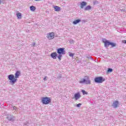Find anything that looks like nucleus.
Masks as SVG:
<instances>
[{"mask_svg":"<svg viewBox=\"0 0 126 126\" xmlns=\"http://www.w3.org/2000/svg\"><path fill=\"white\" fill-rule=\"evenodd\" d=\"M20 74V71H17L15 74V77L13 74H10L8 76V79L10 80L9 82L11 85H14V84H15V83L17 82V79L16 78H19Z\"/></svg>","mask_w":126,"mask_h":126,"instance_id":"1","label":"nucleus"},{"mask_svg":"<svg viewBox=\"0 0 126 126\" xmlns=\"http://www.w3.org/2000/svg\"><path fill=\"white\" fill-rule=\"evenodd\" d=\"M42 102L44 105H48L51 102V98L48 97H43L42 99Z\"/></svg>","mask_w":126,"mask_h":126,"instance_id":"2","label":"nucleus"},{"mask_svg":"<svg viewBox=\"0 0 126 126\" xmlns=\"http://www.w3.org/2000/svg\"><path fill=\"white\" fill-rule=\"evenodd\" d=\"M80 83H85V84H90L91 82L89 80V77L85 76V79H82L80 81Z\"/></svg>","mask_w":126,"mask_h":126,"instance_id":"3","label":"nucleus"},{"mask_svg":"<svg viewBox=\"0 0 126 126\" xmlns=\"http://www.w3.org/2000/svg\"><path fill=\"white\" fill-rule=\"evenodd\" d=\"M6 119H7L8 122H12V123L15 121V117L11 115V114H7Z\"/></svg>","mask_w":126,"mask_h":126,"instance_id":"4","label":"nucleus"},{"mask_svg":"<svg viewBox=\"0 0 126 126\" xmlns=\"http://www.w3.org/2000/svg\"><path fill=\"white\" fill-rule=\"evenodd\" d=\"M103 81H105V80L103 79V77H97L94 78L95 83H102Z\"/></svg>","mask_w":126,"mask_h":126,"instance_id":"5","label":"nucleus"},{"mask_svg":"<svg viewBox=\"0 0 126 126\" xmlns=\"http://www.w3.org/2000/svg\"><path fill=\"white\" fill-rule=\"evenodd\" d=\"M57 53L61 55H65L64 48H60L57 49Z\"/></svg>","mask_w":126,"mask_h":126,"instance_id":"6","label":"nucleus"},{"mask_svg":"<svg viewBox=\"0 0 126 126\" xmlns=\"http://www.w3.org/2000/svg\"><path fill=\"white\" fill-rule=\"evenodd\" d=\"M102 42L104 43L105 48H109V46L110 45L111 42L109 41V40H106L105 39H103Z\"/></svg>","mask_w":126,"mask_h":126,"instance_id":"7","label":"nucleus"},{"mask_svg":"<svg viewBox=\"0 0 126 126\" xmlns=\"http://www.w3.org/2000/svg\"><path fill=\"white\" fill-rule=\"evenodd\" d=\"M47 38L49 39V40H52V39H54V38H55V34L54 32L48 33L47 34Z\"/></svg>","mask_w":126,"mask_h":126,"instance_id":"8","label":"nucleus"},{"mask_svg":"<svg viewBox=\"0 0 126 126\" xmlns=\"http://www.w3.org/2000/svg\"><path fill=\"white\" fill-rule=\"evenodd\" d=\"M81 95H80V93L78 92L77 93L75 94L74 95V98L75 99L76 101H77L79 99H80Z\"/></svg>","mask_w":126,"mask_h":126,"instance_id":"9","label":"nucleus"},{"mask_svg":"<svg viewBox=\"0 0 126 126\" xmlns=\"http://www.w3.org/2000/svg\"><path fill=\"white\" fill-rule=\"evenodd\" d=\"M50 56L52 59L56 60L57 57H58V54H57V52H53L51 54Z\"/></svg>","mask_w":126,"mask_h":126,"instance_id":"10","label":"nucleus"},{"mask_svg":"<svg viewBox=\"0 0 126 126\" xmlns=\"http://www.w3.org/2000/svg\"><path fill=\"white\" fill-rule=\"evenodd\" d=\"M118 106H119V101H115L113 102L112 104V107H113V108H117Z\"/></svg>","mask_w":126,"mask_h":126,"instance_id":"11","label":"nucleus"},{"mask_svg":"<svg viewBox=\"0 0 126 126\" xmlns=\"http://www.w3.org/2000/svg\"><path fill=\"white\" fill-rule=\"evenodd\" d=\"M86 5H87V2L85 1H82L80 3L81 8H84V6H86Z\"/></svg>","mask_w":126,"mask_h":126,"instance_id":"12","label":"nucleus"},{"mask_svg":"<svg viewBox=\"0 0 126 126\" xmlns=\"http://www.w3.org/2000/svg\"><path fill=\"white\" fill-rule=\"evenodd\" d=\"M81 22V20L77 19L73 22V24H74V25H76V24H77L78 23H79V22Z\"/></svg>","mask_w":126,"mask_h":126,"instance_id":"13","label":"nucleus"},{"mask_svg":"<svg viewBox=\"0 0 126 126\" xmlns=\"http://www.w3.org/2000/svg\"><path fill=\"white\" fill-rule=\"evenodd\" d=\"M54 10L55 11H61V7L58 6H56L54 7Z\"/></svg>","mask_w":126,"mask_h":126,"instance_id":"14","label":"nucleus"},{"mask_svg":"<svg viewBox=\"0 0 126 126\" xmlns=\"http://www.w3.org/2000/svg\"><path fill=\"white\" fill-rule=\"evenodd\" d=\"M92 8V7H91L90 5H88L85 8L84 10L87 11V10H90Z\"/></svg>","mask_w":126,"mask_h":126,"instance_id":"15","label":"nucleus"},{"mask_svg":"<svg viewBox=\"0 0 126 126\" xmlns=\"http://www.w3.org/2000/svg\"><path fill=\"white\" fill-rule=\"evenodd\" d=\"M30 9L32 11H35L36 10V7L34 6H30Z\"/></svg>","mask_w":126,"mask_h":126,"instance_id":"16","label":"nucleus"},{"mask_svg":"<svg viewBox=\"0 0 126 126\" xmlns=\"http://www.w3.org/2000/svg\"><path fill=\"white\" fill-rule=\"evenodd\" d=\"M16 15L18 19H21V13H17Z\"/></svg>","mask_w":126,"mask_h":126,"instance_id":"17","label":"nucleus"},{"mask_svg":"<svg viewBox=\"0 0 126 126\" xmlns=\"http://www.w3.org/2000/svg\"><path fill=\"white\" fill-rule=\"evenodd\" d=\"M62 57H63V54H59L57 55V58L59 59V61H62Z\"/></svg>","mask_w":126,"mask_h":126,"instance_id":"18","label":"nucleus"},{"mask_svg":"<svg viewBox=\"0 0 126 126\" xmlns=\"http://www.w3.org/2000/svg\"><path fill=\"white\" fill-rule=\"evenodd\" d=\"M82 92L83 95H87V94H88V93L86 92V91H85L84 90H82Z\"/></svg>","mask_w":126,"mask_h":126,"instance_id":"19","label":"nucleus"},{"mask_svg":"<svg viewBox=\"0 0 126 126\" xmlns=\"http://www.w3.org/2000/svg\"><path fill=\"white\" fill-rule=\"evenodd\" d=\"M110 45L112 47V48H113L114 47H116V44L114 42H110Z\"/></svg>","mask_w":126,"mask_h":126,"instance_id":"20","label":"nucleus"},{"mask_svg":"<svg viewBox=\"0 0 126 126\" xmlns=\"http://www.w3.org/2000/svg\"><path fill=\"white\" fill-rule=\"evenodd\" d=\"M113 71V69L110 68H108V70H107V72H112Z\"/></svg>","mask_w":126,"mask_h":126,"instance_id":"21","label":"nucleus"},{"mask_svg":"<svg viewBox=\"0 0 126 126\" xmlns=\"http://www.w3.org/2000/svg\"><path fill=\"white\" fill-rule=\"evenodd\" d=\"M69 57H71L72 58H73V56H74V54L71 53V52H69Z\"/></svg>","mask_w":126,"mask_h":126,"instance_id":"22","label":"nucleus"},{"mask_svg":"<svg viewBox=\"0 0 126 126\" xmlns=\"http://www.w3.org/2000/svg\"><path fill=\"white\" fill-rule=\"evenodd\" d=\"M69 43H70V44H73V43H74V40H73L72 39H70Z\"/></svg>","mask_w":126,"mask_h":126,"instance_id":"23","label":"nucleus"},{"mask_svg":"<svg viewBox=\"0 0 126 126\" xmlns=\"http://www.w3.org/2000/svg\"><path fill=\"white\" fill-rule=\"evenodd\" d=\"M81 105H82V104L78 103L77 104L76 107H78V108H80V107L81 106Z\"/></svg>","mask_w":126,"mask_h":126,"instance_id":"24","label":"nucleus"},{"mask_svg":"<svg viewBox=\"0 0 126 126\" xmlns=\"http://www.w3.org/2000/svg\"><path fill=\"white\" fill-rule=\"evenodd\" d=\"M98 2H98V1H96V0H95V1H94L93 3H94V5H95V4H98Z\"/></svg>","mask_w":126,"mask_h":126,"instance_id":"25","label":"nucleus"},{"mask_svg":"<svg viewBox=\"0 0 126 126\" xmlns=\"http://www.w3.org/2000/svg\"><path fill=\"white\" fill-rule=\"evenodd\" d=\"M4 0H0V4L1 3H4Z\"/></svg>","mask_w":126,"mask_h":126,"instance_id":"26","label":"nucleus"},{"mask_svg":"<svg viewBox=\"0 0 126 126\" xmlns=\"http://www.w3.org/2000/svg\"><path fill=\"white\" fill-rule=\"evenodd\" d=\"M35 43H33L32 44V47H35Z\"/></svg>","mask_w":126,"mask_h":126,"instance_id":"27","label":"nucleus"},{"mask_svg":"<svg viewBox=\"0 0 126 126\" xmlns=\"http://www.w3.org/2000/svg\"><path fill=\"white\" fill-rule=\"evenodd\" d=\"M13 109L14 110H16V109H17V107H16V106H13Z\"/></svg>","mask_w":126,"mask_h":126,"instance_id":"28","label":"nucleus"},{"mask_svg":"<svg viewBox=\"0 0 126 126\" xmlns=\"http://www.w3.org/2000/svg\"><path fill=\"white\" fill-rule=\"evenodd\" d=\"M88 59H89V60H93V59H92V57H88Z\"/></svg>","mask_w":126,"mask_h":126,"instance_id":"29","label":"nucleus"},{"mask_svg":"<svg viewBox=\"0 0 126 126\" xmlns=\"http://www.w3.org/2000/svg\"><path fill=\"white\" fill-rule=\"evenodd\" d=\"M46 78H47V77L45 76V77L44 78L43 80H44V81H46Z\"/></svg>","mask_w":126,"mask_h":126,"instance_id":"30","label":"nucleus"},{"mask_svg":"<svg viewBox=\"0 0 126 126\" xmlns=\"http://www.w3.org/2000/svg\"><path fill=\"white\" fill-rule=\"evenodd\" d=\"M123 42L125 44H126V40H123Z\"/></svg>","mask_w":126,"mask_h":126,"instance_id":"31","label":"nucleus"}]
</instances>
